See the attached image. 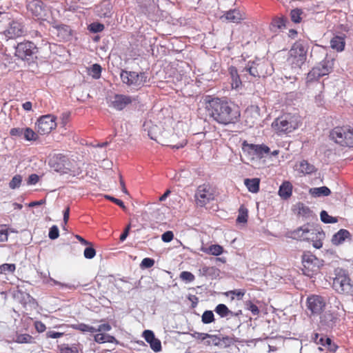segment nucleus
Wrapping results in <instances>:
<instances>
[{
  "label": "nucleus",
  "mask_w": 353,
  "mask_h": 353,
  "mask_svg": "<svg viewBox=\"0 0 353 353\" xmlns=\"http://www.w3.org/2000/svg\"><path fill=\"white\" fill-rule=\"evenodd\" d=\"M37 51V48L33 42L26 41L17 44L15 50V56L22 60H28Z\"/></svg>",
  "instance_id": "15"
},
{
  "label": "nucleus",
  "mask_w": 353,
  "mask_h": 353,
  "mask_svg": "<svg viewBox=\"0 0 353 353\" xmlns=\"http://www.w3.org/2000/svg\"><path fill=\"white\" fill-rule=\"evenodd\" d=\"M179 277L181 280L186 282H192L195 279L194 275L190 272L183 271L181 272Z\"/></svg>",
  "instance_id": "53"
},
{
  "label": "nucleus",
  "mask_w": 353,
  "mask_h": 353,
  "mask_svg": "<svg viewBox=\"0 0 353 353\" xmlns=\"http://www.w3.org/2000/svg\"><path fill=\"white\" fill-rule=\"evenodd\" d=\"M318 70L315 69L314 67L312 68V70L307 73L306 77V82H313L314 81L319 80L321 77L319 76V73H318Z\"/></svg>",
  "instance_id": "44"
},
{
  "label": "nucleus",
  "mask_w": 353,
  "mask_h": 353,
  "mask_svg": "<svg viewBox=\"0 0 353 353\" xmlns=\"http://www.w3.org/2000/svg\"><path fill=\"white\" fill-rule=\"evenodd\" d=\"M307 59V51L303 45L296 42L294 43L289 52L288 62L292 68H301Z\"/></svg>",
  "instance_id": "11"
},
{
  "label": "nucleus",
  "mask_w": 353,
  "mask_h": 353,
  "mask_svg": "<svg viewBox=\"0 0 353 353\" xmlns=\"http://www.w3.org/2000/svg\"><path fill=\"white\" fill-rule=\"evenodd\" d=\"M24 128H13L10 130V134L11 137H21L23 135Z\"/></svg>",
  "instance_id": "58"
},
{
  "label": "nucleus",
  "mask_w": 353,
  "mask_h": 353,
  "mask_svg": "<svg viewBox=\"0 0 353 353\" xmlns=\"http://www.w3.org/2000/svg\"><path fill=\"white\" fill-rule=\"evenodd\" d=\"M216 188L210 183H203L196 188L194 199L197 206L205 207L215 200L217 196Z\"/></svg>",
  "instance_id": "6"
},
{
  "label": "nucleus",
  "mask_w": 353,
  "mask_h": 353,
  "mask_svg": "<svg viewBox=\"0 0 353 353\" xmlns=\"http://www.w3.org/2000/svg\"><path fill=\"white\" fill-rule=\"evenodd\" d=\"M334 289L341 294H353V285L346 274H338L333 280Z\"/></svg>",
  "instance_id": "16"
},
{
  "label": "nucleus",
  "mask_w": 353,
  "mask_h": 353,
  "mask_svg": "<svg viewBox=\"0 0 353 353\" xmlns=\"http://www.w3.org/2000/svg\"><path fill=\"white\" fill-rule=\"evenodd\" d=\"M49 165L54 171L61 174L76 175L81 173L79 163L74 159H70L62 154L54 155L50 159Z\"/></svg>",
  "instance_id": "3"
},
{
  "label": "nucleus",
  "mask_w": 353,
  "mask_h": 353,
  "mask_svg": "<svg viewBox=\"0 0 353 353\" xmlns=\"http://www.w3.org/2000/svg\"><path fill=\"white\" fill-rule=\"evenodd\" d=\"M303 14V11L300 8H295L291 10L290 12V18L292 21L295 23H299L302 21L301 15Z\"/></svg>",
  "instance_id": "39"
},
{
  "label": "nucleus",
  "mask_w": 353,
  "mask_h": 353,
  "mask_svg": "<svg viewBox=\"0 0 353 353\" xmlns=\"http://www.w3.org/2000/svg\"><path fill=\"white\" fill-rule=\"evenodd\" d=\"M56 119V117L52 114L40 117L35 123L37 133L41 135L50 134L57 128Z\"/></svg>",
  "instance_id": "13"
},
{
  "label": "nucleus",
  "mask_w": 353,
  "mask_h": 353,
  "mask_svg": "<svg viewBox=\"0 0 353 353\" xmlns=\"http://www.w3.org/2000/svg\"><path fill=\"white\" fill-rule=\"evenodd\" d=\"M83 254L86 259H91L96 255V251L92 247H88L84 250Z\"/></svg>",
  "instance_id": "59"
},
{
  "label": "nucleus",
  "mask_w": 353,
  "mask_h": 353,
  "mask_svg": "<svg viewBox=\"0 0 353 353\" xmlns=\"http://www.w3.org/2000/svg\"><path fill=\"white\" fill-rule=\"evenodd\" d=\"M272 68L268 61L264 59H256L249 62L243 68L242 72H248L254 78H265L271 74Z\"/></svg>",
  "instance_id": "8"
},
{
  "label": "nucleus",
  "mask_w": 353,
  "mask_h": 353,
  "mask_svg": "<svg viewBox=\"0 0 353 353\" xmlns=\"http://www.w3.org/2000/svg\"><path fill=\"white\" fill-rule=\"evenodd\" d=\"M97 333L94 335V341L99 344L109 343H114L119 344V341L114 336L109 334H107V332H97Z\"/></svg>",
  "instance_id": "22"
},
{
  "label": "nucleus",
  "mask_w": 353,
  "mask_h": 353,
  "mask_svg": "<svg viewBox=\"0 0 353 353\" xmlns=\"http://www.w3.org/2000/svg\"><path fill=\"white\" fill-rule=\"evenodd\" d=\"M242 150L245 153L250 155L252 159L254 157L262 159L264 154H268L270 152V148L264 144L248 143L247 141L243 142Z\"/></svg>",
  "instance_id": "14"
},
{
  "label": "nucleus",
  "mask_w": 353,
  "mask_h": 353,
  "mask_svg": "<svg viewBox=\"0 0 353 353\" xmlns=\"http://www.w3.org/2000/svg\"><path fill=\"white\" fill-rule=\"evenodd\" d=\"M245 290H241V289L230 290V291L225 292V295L227 296H229L231 295L232 300L234 299V296H236V299L238 300H241L243 299V296L245 295Z\"/></svg>",
  "instance_id": "41"
},
{
  "label": "nucleus",
  "mask_w": 353,
  "mask_h": 353,
  "mask_svg": "<svg viewBox=\"0 0 353 353\" xmlns=\"http://www.w3.org/2000/svg\"><path fill=\"white\" fill-rule=\"evenodd\" d=\"M133 101L132 97L125 94H117L113 97L111 102L112 106L117 110H122Z\"/></svg>",
  "instance_id": "20"
},
{
  "label": "nucleus",
  "mask_w": 353,
  "mask_h": 353,
  "mask_svg": "<svg viewBox=\"0 0 353 353\" xmlns=\"http://www.w3.org/2000/svg\"><path fill=\"white\" fill-rule=\"evenodd\" d=\"M205 109L213 121L221 125L235 123L240 117V112L227 100L212 96L205 99Z\"/></svg>",
  "instance_id": "1"
},
{
  "label": "nucleus",
  "mask_w": 353,
  "mask_h": 353,
  "mask_svg": "<svg viewBox=\"0 0 353 353\" xmlns=\"http://www.w3.org/2000/svg\"><path fill=\"white\" fill-rule=\"evenodd\" d=\"M16 270V266L13 263H4L0 265V274L5 273L6 272H14Z\"/></svg>",
  "instance_id": "55"
},
{
  "label": "nucleus",
  "mask_w": 353,
  "mask_h": 353,
  "mask_svg": "<svg viewBox=\"0 0 353 353\" xmlns=\"http://www.w3.org/2000/svg\"><path fill=\"white\" fill-rule=\"evenodd\" d=\"M298 214L302 216L308 217L312 215V211L302 203L297 204Z\"/></svg>",
  "instance_id": "37"
},
{
  "label": "nucleus",
  "mask_w": 353,
  "mask_h": 353,
  "mask_svg": "<svg viewBox=\"0 0 353 353\" xmlns=\"http://www.w3.org/2000/svg\"><path fill=\"white\" fill-rule=\"evenodd\" d=\"M32 337L28 334H21L16 336L15 341L18 343H30Z\"/></svg>",
  "instance_id": "51"
},
{
  "label": "nucleus",
  "mask_w": 353,
  "mask_h": 353,
  "mask_svg": "<svg viewBox=\"0 0 353 353\" xmlns=\"http://www.w3.org/2000/svg\"><path fill=\"white\" fill-rule=\"evenodd\" d=\"M325 307L324 299L319 295H311L307 299V307L313 314L322 312Z\"/></svg>",
  "instance_id": "17"
},
{
  "label": "nucleus",
  "mask_w": 353,
  "mask_h": 353,
  "mask_svg": "<svg viewBox=\"0 0 353 353\" xmlns=\"http://www.w3.org/2000/svg\"><path fill=\"white\" fill-rule=\"evenodd\" d=\"M174 239V234L172 231H167L161 235V239L165 243H169Z\"/></svg>",
  "instance_id": "60"
},
{
  "label": "nucleus",
  "mask_w": 353,
  "mask_h": 353,
  "mask_svg": "<svg viewBox=\"0 0 353 353\" xmlns=\"http://www.w3.org/2000/svg\"><path fill=\"white\" fill-rule=\"evenodd\" d=\"M317 69L321 77L329 74L332 71V64L329 60H323L319 64L314 66Z\"/></svg>",
  "instance_id": "29"
},
{
  "label": "nucleus",
  "mask_w": 353,
  "mask_h": 353,
  "mask_svg": "<svg viewBox=\"0 0 353 353\" xmlns=\"http://www.w3.org/2000/svg\"><path fill=\"white\" fill-rule=\"evenodd\" d=\"M302 124L298 114L285 113L276 118L272 123L277 134H288L298 129Z\"/></svg>",
  "instance_id": "4"
},
{
  "label": "nucleus",
  "mask_w": 353,
  "mask_h": 353,
  "mask_svg": "<svg viewBox=\"0 0 353 353\" xmlns=\"http://www.w3.org/2000/svg\"><path fill=\"white\" fill-rule=\"evenodd\" d=\"M330 137L343 147H353V128L349 126H337L330 133Z\"/></svg>",
  "instance_id": "7"
},
{
  "label": "nucleus",
  "mask_w": 353,
  "mask_h": 353,
  "mask_svg": "<svg viewBox=\"0 0 353 353\" xmlns=\"http://www.w3.org/2000/svg\"><path fill=\"white\" fill-rule=\"evenodd\" d=\"M350 232L345 229H341L335 233L332 238V243L334 245L342 244L346 239H350Z\"/></svg>",
  "instance_id": "25"
},
{
  "label": "nucleus",
  "mask_w": 353,
  "mask_h": 353,
  "mask_svg": "<svg viewBox=\"0 0 353 353\" xmlns=\"http://www.w3.org/2000/svg\"><path fill=\"white\" fill-rule=\"evenodd\" d=\"M236 341L237 340L234 337L230 336H224L221 338V345H224L225 347H229Z\"/></svg>",
  "instance_id": "52"
},
{
  "label": "nucleus",
  "mask_w": 353,
  "mask_h": 353,
  "mask_svg": "<svg viewBox=\"0 0 353 353\" xmlns=\"http://www.w3.org/2000/svg\"><path fill=\"white\" fill-rule=\"evenodd\" d=\"M202 322L205 324H209L214 321V316L211 310H206L201 316Z\"/></svg>",
  "instance_id": "43"
},
{
  "label": "nucleus",
  "mask_w": 353,
  "mask_h": 353,
  "mask_svg": "<svg viewBox=\"0 0 353 353\" xmlns=\"http://www.w3.org/2000/svg\"><path fill=\"white\" fill-rule=\"evenodd\" d=\"M59 353H79V349L77 345H63L60 347Z\"/></svg>",
  "instance_id": "49"
},
{
  "label": "nucleus",
  "mask_w": 353,
  "mask_h": 353,
  "mask_svg": "<svg viewBox=\"0 0 353 353\" xmlns=\"http://www.w3.org/2000/svg\"><path fill=\"white\" fill-rule=\"evenodd\" d=\"M228 72L231 78V86L232 89H238L241 85L242 82L240 79V77L238 74V71L236 67L230 66L228 68Z\"/></svg>",
  "instance_id": "27"
},
{
  "label": "nucleus",
  "mask_w": 353,
  "mask_h": 353,
  "mask_svg": "<svg viewBox=\"0 0 353 353\" xmlns=\"http://www.w3.org/2000/svg\"><path fill=\"white\" fill-rule=\"evenodd\" d=\"M215 312L219 314L221 318L228 316V315H233V312L223 303L217 305L214 309Z\"/></svg>",
  "instance_id": "35"
},
{
  "label": "nucleus",
  "mask_w": 353,
  "mask_h": 353,
  "mask_svg": "<svg viewBox=\"0 0 353 353\" xmlns=\"http://www.w3.org/2000/svg\"><path fill=\"white\" fill-rule=\"evenodd\" d=\"M22 182V176L20 174H16L9 183L10 188L14 190L19 188Z\"/></svg>",
  "instance_id": "48"
},
{
  "label": "nucleus",
  "mask_w": 353,
  "mask_h": 353,
  "mask_svg": "<svg viewBox=\"0 0 353 353\" xmlns=\"http://www.w3.org/2000/svg\"><path fill=\"white\" fill-rule=\"evenodd\" d=\"M101 66L98 63L93 64L89 70L90 74L95 79L101 77Z\"/></svg>",
  "instance_id": "40"
},
{
  "label": "nucleus",
  "mask_w": 353,
  "mask_h": 353,
  "mask_svg": "<svg viewBox=\"0 0 353 353\" xmlns=\"http://www.w3.org/2000/svg\"><path fill=\"white\" fill-rule=\"evenodd\" d=\"M248 221V210L241 206L239 210V215L236 221L239 223H246Z\"/></svg>",
  "instance_id": "47"
},
{
  "label": "nucleus",
  "mask_w": 353,
  "mask_h": 353,
  "mask_svg": "<svg viewBox=\"0 0 353 353\" xmlns=\"http://www.w3.org/2000/svg\"><path fill=\"white\" fill-rule=\"evenodd\" d=\"M72 327L77 330L87 332H109L112 330V326L108 323H103L100 324L97 328L90 326L85 323H79L77 325H72Z\"/></svg>",
  "instance_id": "19"
},
{
  "label": "nucleus",
  "mask_w": 353,
  "mask_h": 353,
  "mask_svg": "<svg viewBox=\"0 0 353 353\" xmlns=\"http://www.w3.org/2000/svg\"><path fill=\"white\" fill-rule=\"evenodd\" d=\"M309 192H310V194L314 197H319L321 196H328L331 194L330 190L326 186L310 188Z\"/></svg>",
  "instance_id": "33"
},
{
  "label": "nucleus",
  "mask_w": 353,
  "mask_h": 353,
  "mask_svg": "<svg viewBox=\"0 0 353 353\" xmlns=\"http://www.w3.org/2000/svg\"><path fill=\"white\" fill-rule=\"evenodd\" d=\"M294 236L301 241H312V245L317 249L322 248L325 233L312 225L307 224L293 232Z\"/></svg>",
  "instance_id": "5"
},
{
  "label": "nucleus",
  "mask_w": 353,
  "mask_h": 353,
  "mask_svg": "<svg viewBox=\"0 0 353 353\" xmlns=\"http://www.w3.org/2000/svg\"><path fill=\"white\" fill-rule=\"evenodd\" d=\"M321 220L325 223H334L338 221L336 217L330 216L325 210L321 211L320 214Z\"/></svg>",
  "instance_id": "45"
},
{
  "label": "nucleus",
  "mask_w": 353,
  "mask_h": 353,
  "mask_svg": "<svg viewBox=\"0 0 353 353\" xmlns=\"http://www.w3.org/2000/svg\"><path fill=\"white\" fill-rule=\"evenodd\" d=\"M26 14L28 17L39 21H46L52 24L54 28H59V26L56 24V21L52 17V12L48 6L41 0H32L27 2Z\"/></svg>",
  "instance_id": "2"
},
{
  "label": "nucleus",
  "mask_w": 353,
  "mask_h": 353,
  "mask_svg": "<svg viewBox=\"0 0 353 353\" xmlns=\"http://www.w3.org/2000/svg\"><path fill=\"white\" fill-rule=\"evenodd\" d=\"M64 335L63 332H58L54 331H48L46 332V337L50 339H58Z\"/></svg>",
  "instance_id": "63"
},
{
  "label": "nucleus",
  "mask_w": 353,
  "mask_h": 353,
  "mask_svg": "<svg viewBox=\"0 0 353 353\" xmlns=\"http://www.w3.org/2000/svg\"><path fill=\"white\" fill-rule=\"evenodd\" d=\"M292 185L290 181H285L279 187V195L283 199H289L292 194Z\"/></svg>",
  "instance_id": "28"
},
{
  "label": "nucleus",
  "mask_w": 353,
  "mask_h": 353,
  "mask_svg": "<svg viewBox=\"0 0 353 353\" xmlns=\"http://www.w3.org/2000/svg\"><path fill=\"white\" fill-rule=\"evenodd\" d=\"M10 13L6 12H0V28H5L9 21L12 19Z\"/></svg>",
  "instance_id": "46"
},
{
  "label": "nucleus",
  "mask_w": 353,
  "mask_h": 353,
  "mask_svg": "<svg viewBox=\"0 0 353 353\" xmlns=\"http://www.w3.org/2000/svg\"><path fill=\"white\" fill-rule=\"evenodd\" d=\"M26 29L21 19L12 18L1 34L7 40L16 39L26 35Z\"/></svg>",
  "instance_id": "12"
},
{
  "label": "nucleus",
  "mask_w": 353,
  "mask_h": 353,
  "mask_svg": "<svg viewBox=\"0 0 353 353\" xmlns=\"http://www.w3.org/2000/svg\"><path fill=\"white\" fill-rule=\"evenodd\" d=\"M8 228L6 225H0V242H6L8 239Z\"/></svg>",
  "instance_id": "50"
},
{
  "label": "nucleus",
  "mask_w": 353,
  "mask_h": 353,
  "mask_svg": "<svg viewBox=\"0 0 353 353\" xmlns=\"http://www.w3.org/2000/svg\"><path fill=\"white\" fill-rule=\"evenodd\" d=\"M59 229L57 228V225H53L50 228V231H49V234H48V236H49V238L50 239H56L59 237Z\"/></svg>",
  "instance_id": "57"
},
{
  "label": "nucleus",
  "mask_w": 353,
  "mask_h": 353,
  "mask_svg": "<svg viewBox=\"0 0 353 353\" xmlns=\"http://www.w3.org/2000/svg\"><path fill=\"white\" fill-rule=\"evenodd\" d=\"M120 78L123 83L137 90L142 88L148 81V76L144 72L122 70Z\"/></svg>",
  "instance_id": "9"
},
{
  "label": "nucleus",
  "mask_w": 353,
  "mask_h": 353,
  "mask_svg": "<svg viewBox=\"0 0 353 353\" xmlns=\"http://www.w3.org/2000/svg\"><path fill=\"white\" fill-rule=\"evenodd\" d=\"M104 197L109 200V201H111L112 202H113L114 203H115L116 205H119V207L122 208H125V206L124 205V203L120 200V199H118L117 198H114L112 196H110V195H104Z\"/></svg>",
  "instance_id": "61"
},
{
  "label": "nucleus",
  "mask_w": 353,
  "mask_h": 353,
  "mask_svg": "<svg viewBox=\"0 0 353 353\" xmlns=\"http://www.w3.org/2000/svg\"><path fill=\"white\" fill-rule=\"evenodd\" d=\"M244 183L248 190L252 193H257L259 191L260 179L258 178L246 179Z\"/></svg>",
  "instance_id": "31"
},
{
  "label": "nucleus",
  "mask_w": 353,
  "mask_h": 353,
  "mask_svg": "<svg viewBox=\"0 0 353 353\" xmlns=\"http://www.w3.org/2000/svg\"><path fill=\"white\" fill-rule=\"evenodd\" d=\"M104 25L101 23H92L89 26V30L94 33L101 32L104 30Z\"/></svg>",
  "instance_id": "54"
},
{
  "label": "nucleus",
  "mask_w": 353,
  "mask_h": 353,
  "mask_svg": "<svg viewBox=\"0 0 353 353\" xmlns=\"http://www.w3.org/2000/svg\"><path fill=\"white\" fill-rule=\"evenodd\" d=\"M246 310L250 311L254 316H257L260 313V310L256 305L252 301L248 300L245 302Z\"/></svg>",
  "instance_id": "42"
},
{
  "label": "nucleus",
  "mask_w": 353,
  "mask_h": 353,
  "mask_svg": "<svg viewBox=\"0 0 353 353\" xmlns=\"http://www.w3.org/2000/svg\"><path fill=\"white\" fill-rule=\"evenodd\" d=\"M302 271L307 276L312 277L316 274L323 265V261L318 259L310 252H305L302 255Z\"/></svg>",
  "instance_id": "10"
},
{
  "label": "nucleus",
  "mask_w": 353,
  "mask_h": 353,
  "mask_svg": "<svg viewBox=\"0 0 353 353\" xmlns=\"http://www.w3.org/2000/svg\"><path fill=\"white\" fill-rule=\"evenodd\" d=\"M285 26V19L283 17L274 18L270 24L272 30L276 32L277 30H281Z\"/></svg>",
  "instance_id": "36"
},
{
  "label": "nucleus",
  "mask_w": 353,
  "mask_h": 353,
  "mask_svg": "<svg viewBox=\"0 0 353 353\" xmlns=\"http://www.w3.org/2000/svg\"><path fill=\"white\" fill-rule=\"evenodd\" d=\"M345 46V36L343 35H334L330 40V47L337 51L342 52Z\"/></svg>",
  "instance_id": "24"
},
{
  "label": "nucleus",
  "mask_w": 353,
  "mask_h": 353,
  "mask_svg": "<svg viewBox=\"0 0 353 353\" xmlns=\"http://www.w3.org/2000/svg\"><path fill=\"white\" fill-rule=\"evenodd\" d=\"M39 134L32 128L26 127L23 129V138L28 141H36L39 139Z\"/></svg>",
  "instance_id": "34"
},
{
  "label": "nucleus",
  "mask_w": 353,
  "mask_h": 353,
  "mask_svg": "<svg viewBox=\"0 0 353 353\" xmlns=\"http://www.w3.org/2000/svg\"><path fill=\"white\" fill-rule=\"evenodd\" d=\"M113 5L111 0H103L97 7V12L101 17H110L112 16V11Z\"/></svg>",
  "instance_id": "23"
},
{
  "label": "nucleus",
  "mask_w": 353,
  "mask_h": 353,
  "mask_svg": "<svg viewBox=\"0 0 353 353\" xmlns=\"http://www.w3.org/2000/svg\"><path fill=\"white\" fill-rule=\"evenodd\" d=\"M34 327L36 330L40 333L43 332L46 330V325L43 322L39 321L34 322Z\"/></svg>",
  "instance_id": "64"
},
{
  "label": "nucleus",
  "mask_w": 353,
  "mask_h": 353,
  "mask_svg": "<svg viewBox=\"0 0 353 353\" xmlns=\"http://www.w3.org/2000/svg\"><path fill=\"white\" fill-rule=\"evenodd\" d=\"M325 345H327V348L330 352H335L338 349V345L333 343L332 340L330 338L325 339Z\"/></svg>",
  "instance_id": "62"
},
{
  "label": "nucleus",
  "mask_w": 353,
  "mask_h": 353,
  "mask_svg": "<svg viewBox=\"0 0 353 353\" xmlns=\"http://www.w3.org/2000/svg\"><path fill=\"white\" fill-rule=\"evenodd\" d=\"M200 250L205 254L213 256H219L223 252V248L218 244L211 245L208 248L202 246Z\"/></svg>",
  "instance_id": "30"
},
{
  "label": "nucleus",
  "mask_w": 353,
  "mask_h": 353,
  "mask_svg": "<svg viewBox=\"0 0 353 353\" xmlns=\"http://www.w3.org/2000/svg\"><path fill=\"white\" fill-rule=\"evenodd\" d=\"M207 339L205 341L206 345L221 346V337L219 335L209 334Z\"/></svg>",
  "instance_id": "38"
},
{
  "label": "nucleus",
  "mask_w": 353,
  "mask_h": 353,
  "mask_svg": "<svg viewBox=\"0 0 353 353\" xmlns=\"http://www.w3.org/2000/svg\"><path fill=\"white\" fill-rule=\"evenodd\" d=\"M296 166L297 170L303 174H311L316 171L315 166L306 160H302Z\"/></svg>",
  "instance_id": "26"
},
{
  "label": "nucleus",
  "mask_w": 353,
  "mask_h": 353,
  "mask_svg": "<svg viewBox=\"0 0 353 353\" xmlns=\"http://www.w3.org/2000/svg\"><path fill=\"white\" fill-rule=\"evenodd\" d=\"M221 19H224L230 23H239L246 19V14L243 10L234 8L226 11Z\"/></svg>",
  "instance_id": "18"
},
{
  "label": "nucleus",
  "mask_w": 353,
  "mask_h": 353,
  "mask_svg": "<svg viewBox=\"0 0 353 353\" xmlns=\"http://www.w3.org/2000/svg\"><path fill=\"white\" fill-rule=\"evenodd\" d=\"M337 320V316L330 312H325L321 317V321L327 326H333Z\"/></svg>",
  "instance_id": "32"
},
{
  "label": "nucleus",
  "mask_w": 353,
  "mask_h": 353,
  "mask_svg": "<svg viewBox=\"0 0 353 353\" xmlns=\"http://www.w3.org/2000/svg\"><path fill=\"white\" fill-rule=\"evenodd\" d=\"M143 336L145 340L150 344V347L154 352H159L161 350V341L155 338L152 331L146 330L143 332Z\"/></svg>",
  "instance_id": "21"
},
{
  "label": "nucleus",
  "mask_w": 353,
  "mask_h": 353,
  "mask_svg": "<svg viewBox=\"0 0 353 353\" xmlns=\"http://www.w3.org/2000/svg\"><path fill=\"white\" fill-rule=\"evenodd\" d=\"M154 265V260L151 258H144L141 263V267L142 268H150Z\"/></svg>",
  "instance_id": "56"
}]
</instances>
